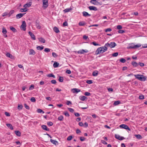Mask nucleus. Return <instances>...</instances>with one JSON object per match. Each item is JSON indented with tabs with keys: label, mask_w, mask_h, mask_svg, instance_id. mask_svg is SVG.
I'll return each mask as SVG.
<instances>
[{
	"label": "nucleus",
	"mask_w": 147,
	"mask_h": 147,
	"mask_svg": "<svg viewBox=\"0 0 147 147\" xmlns=\"http://www.w3.org/2000/svg\"><path fill=\"white\" fill-rule=\"evenodd\" d=\"M107 48L106 47L105 45L103 47H99L96 51V53L98 55L100 53H102L107 50Z\"/></svg>",
	"instance_id": "obj_1"
},
{
	"label": "nucleus",
	"mask_w": 147,
	"mask_h": 147,
	"mask_svg": "<svg viewBox=\"0 0 147 147\" xmlns=\"http://www.w3.org/2000/svg\"><path fill=\"white\" fill-rule=\"evenodd\" d=\"M134 76L136 78L141 81H145L146 80L145 76L143 75L138 74L135 75Z\"/></svg>",
	"instance_id": "obj_2"
},
{
	"label": "nucleus",
	"mask_w": 147,
	"mask_h": 147,
	"mask_svg": "<svg viewBox=\"0 0 147 147\" xmlns=\"http://www.w3.org/2000/svg\"><path fill=\"white\" fill-rule=\"evenodd\" d=\"M105 45L107 47H109L111 48H114L116 46V44L114 42H111L110 43H107Z\"/></svg>",
	"instance_id": "obj_3"
},
{
	"label": "nucleus",
	"mask_w": 147,
	"mask_h": 147,
	"mask_svg": "<svg viewBox=\"0 0 147 147\" xmlns=\"http://www.w3.org/2000/svg\"><path fill=\"white\" fill-rule=\"evenodd\" d=\"M49 0H42V7L44 9H46L48 6Z\"/></svg>",
	"instance_id": "obj_4"
},
{
	"label": "nucleus",
	"mask_w": 147,
	"mask_h": 147,
	"mask_svg": "<svg viewBox=\"0 0 147 147\" xmlns=\"http://www.w3.org/2000/svg\"><path fill=\"white\" fill-rule=\"evenodd\" d=\"M119 127L121 128H122L124 129H127L129 131L130 130V129L129 128V127L127 125L124 124H122L121 125L119 126Z\"/></svg>",
	"instance_id": "obj_5"
},
{
	"label": "nucleus",
	"mask_w": 147,
	"mask_h": 147,
	"mask_svg": "<svg viewBox=\"0 0 147 147\" xmlns=\"http://www.w3.org/2000/svg\"><path fill=\"white\" fill-rule=\"evenodd\" d=\"M26 22L24 21L22 22V25L21 26V28L24 31L26 30Z\"/></svg>",
	"instance_id": "obj_6"
},
{
	"label": "nucleus",
	"mask_w": 147,
	"mask_h": 147,
	"mask_svg": "<svg viewBox=\"0 0 147 147\" xmlns=\"http://www.w3.org/2000/svg\"><path fill=\"white\" fill-rule=\"evenodd\" d=\"M71 91L73 93H77L78 92H80L81 91L79 89L76 88H74L71 89Z\"/></svg>",
	"instance_id": "obj_7"
},
{
	"label": "nucleus",
	"mask_w": 147,
	"mask_h": 147,
	"mask_svg": "<svg viewBox=\"0 0 147 147\" xmlns=\"http://www.w3.org/2000/svg\"><path fill=\"white\" fill-rule=\"evenodd\" d=\"M115 137L116 138L121 140H123L125 139L124 137L120 136L119 135L116 134L115 135Z\"/></svg>",
	"instance_id": "obj_8"
},
{
	"label": "nucleus",
	"mask_w": 147,
	"mask_h": 147,
	"mask_svg": "<svg viewBox=\"0 0 147 147\" xmlns=\"http://www.w3.org/2000/svg\"><path fill=\"white\" fill-rule=\"evenodd\" d=\"M88 52V51L87 50L82 49L78 51V53L80 54H84V53H87Z\"/></svg>",
	"instance_id": "obj_9"
},
{
	"label": "nucleus",
	"mask_w": 147,
	"mask_h": 147,
	"mask_svg": "<svg viewBox=\"0 0 147 147\" xmlns=\"http://www.w3.org/2000/svg\"><path fill=\"white\" fill-rule=\"evenodd\" d=\"M41 127L44 130L47 131H49V129L47 127V126L46 125H42L41 126Z\"/></svg>",
	"instance_id": "obj_10"
},
{
	"label": "nucleus",
	"mask_w": 147,
	"mask_h": 147,
	"mask_svg": "<svg viewBox=\"0 0 147 147\" xmlns=\"http://www.w3.org/2000/svg\"><path fill=\"white\" fill-rule=\"evenodd\" d=\"M25 13H20L16 15V18L17 19H19L23 17Z\"/></svg>",
	"instance_id": "obj_11"
},
{
	"label": "nucleus",
	"mask_w": 147,
	"mask_h": 147,
	"mask_svg": "<svg viewBox=\"0 0 147 147\" xmlns=\"http://www.w3.org/2000/svg\"><path fill=\"white\" fill-rule=\"evenodd\" d=\"M83 15L85 17H89L91 16V15L89 14L86 11H83L82 12Z\"/></svg>",
	"instance_id": "obj_12"
},
{
	"label": "nucleus",
	"mask_w": 147,
	"mask_h": 147,
	"mask_svg": "<svg viewBox=\"0 0 147 147\" xmlns=\"http://www.w3.org/2000/svg\"><path fill=\"white\" fill-rule=\"evenodd\" d=\"M28 34L30 35L32 38L34 40H35L36 39L35 36L31 32H29Z\"/></svg>",
	"instance_id": "obj_13"
},
{
	"label": "nucleus",
	"mask_w": 147,
	"mask_h": 147,
	"mask_svg": "<svg viewBox=\"0 0 147 147\" xmlns=\"http://www.w3.org/2000/svg\"><path fill=\"white\" fill-rule=\"evenodd\" d=\"M88 8L90 10H93L94 11H97V8L94 6H90L88 7Z\"/></svg>",
	"instance_id": "obj_14"
},
{
	"label": "nucleus",
	"mask_w": 147,
	"mask_h": 147,
	"mask_svg": "<svg viewBox=\"0 0 147 147\" xmlns=\"http://www.w3.org/2000/svg\"><path fill=\"white\" fill-rule=\"evenodd\" d=\"M50 142L53 144L55 145H58V142L56 140H54L51 139L50 140Z\"/></svg>",
	"instance_id": "obj_15"
},
{
	"label": "nucleus",
	"mask_w": 147,
	"mask_h": 147,
	"mask_svg": "<svg viewBox=\"0 0 147 147\" xmlns=\"http://www.w3.org/2000/svg\"><path fill=\"white\" fill-rule=\"evenodd\" d=\"M80 99L82 101H84L86 99H87V97L85 96H81L79 97Z\"/></svg>",
	"instance_id": "obj_16"
},
{
	"label": "nucleus",
	"mask_w": 147,
	"mask_h": 147,
	"mask_svg": "<svg viewBox=\"0 0 147 147\" xmlns=\"http://www.w3.org/2000/svg\"><path fill=\"white\" fill-rule=\"evenodd\" d=\"M35 54V52L33 49H30L29 51L30 55H34Z\"/></svg>",
	"instance_id": "obj_17"
},
{
	"label": "nucleus",
	"mask_w": 147,
	"mask_h": 147,
	"mask_svg": "<svg viewBox=\"0 0 147 147\" xmlns=\"http://www.w3.org/2000/svg\"><path fill=\"white\" fill-rule=\"evenodd\" d=\"M31 5L32 4L31 3H26L24 5V7L25 8H26L27 7H29L31 6Z\"/></svg>",
	"instance_id": "obj_18"
},
{
	"label": "nucleus",
	"mask_w": 147,
	"mask_h": 147,
	"mask_svg": "<svg viewBox=\"0 0 147 147\" xmlns=\"http://www.w3.org/2000/svg\"><path fill=\"white\" fill-rule=\"evenodd\" d=\"M53 30L54 32H55L56 33H58L60 32V31L58 28L56 27H55L53 28Z\"/></svg>",
	"instance_id": "obj_19"
},
{
	"label": "nucleus",
	"mask_w": 147,
	"mask_h": 147,
	"mask_svg": "<svg viewBox=\"0 0 147 147\" xmlns=\"http://www.w3.org/2000/svg\"><path fill=\"white\" fill-rule=\"evenodd\" d=\"M98 73V72L97 71H94L92 74V75L94 76H97Z\"/></svg>",
	"instance_id": "obj_20"
},
{
	"label": "nucleus",
	"mask_w": 147,
	"mask_h": 147,
	"mask_svg": "<svg viewBox=\"0 0 147 147\" xmlns=\"http://www.w3.org/2000/svg\"><path fill=\"white\" fill-rule=\"evenodd\" d=\"M6 125L9 128L11 129H13V128L11 124H6Z\"/></svg>",
	"instance_id": "obj_21"
},
{
	"label": "nucleus",
	"mask_w": 147,
	"mask_h": 147,
	"mask_svg": "<svg viewBox=\"0 0 147 147\" xmlns=\"http://www.w3.org/2000/svg\"><path fill=\"white\" fill-rule=\"evenodd\" d=\"M44 48V46H38L36 48L38 50H42Z\"/></svg>",
	"instance_id": "obj_22"
},
{
	"label": "nucleus",
	"mask_w": 147,
	"mask_h": 147,
	"mask_svg": "<svg viewBox=\"0 0 147 147\" xmlns=\"http://www.w3.org/2000/svg\"><path fill=\"white\" fill-rule=\"evenodd\" d=\"M39 41L41 42L45 43V39L42 38H39Z\"/></svg>",
	"instance_id": "obj_23"
},
{
	"label": "nucleus",
	"mask_w": 147,
	"mask_h": 147,
	"mask_svg": "<svg viewBox=\"0 0 147 147\" xmlns=\"http://www.w3.org/2000/svg\"><path fill=\"white\" fill-rule=\"evenodd\" d=\"M15 133L16 135L18 136H21V133L18 131H15Z\"/></svg>",
	"instance_id": "obj_24"
},
{
	"label": "nucleus",
	"mask_w": 147,
	"mask_h": 147,
	"mask_svg": "<svg viewBox=\"0 0 147 147\" xmlns=\"http://www.w3.org/2000/svg\"><path fill=\"white\" fill-rule=\"evenodd\" d=\"M47 76L49 78L52 77L54 78H55V76L53 74H47Z\"/></svg>",
	"instance_id": "obj_25"
},
{
	"label": "nucleus",
	"mask_w": 147,
	"mask_h": 147,
	"mask_svg": "<svg viewBox=\"0 0 147 147\" xmlns=\"http://www.w3.org/2000/svg\"><path fill=\"white\" fill-rule=\"evenodd\" d=\"M131 64L133 66L135 67H137L138 65V63L136 62H132L131 63Z\"/></svg>",
	"instance_id": "obj_26"
},
{
	"label": "nucleus",
	"mask_w": 147,
	"mask_h": 147,
	"mask_svg": "<svg viewBox=\"0 0 147 147\" xmlns=\"http://www.w3.org/2000/svg\"><path fill=\"white\" fill-rule=\"evenodd\" d=\"M10 29L12 30L13 32H17V30L14 27L12 26L10 27Z\"/></svg>",
	"instance_id": "obj_27"
},
{
	"label": "nucleus",
	"mask_w": 147,
	"mask_h": 147,
	"mask_svg": "<svg viewBox=\"0 0 147 147\" xmlns=\"http://www.w3.org/2000/svg\"><path fill=\"white\" fill-rule=\"evenodd\" d=\"M135 136L136 137L137 139H141L142 138V136L140 134H136L135 135Z\"/></svg>",
	"instance_id": "obj_28"
},
{
	"label": "nucleus",
	"mask_w": 147,
	"mask_h": 147,
	"mask_svg": "<svg viewBox=\"0 0 147 147\" xmlns=\"http://www.w3.org/2000/svg\"><path fill=\"white\" fill-rule=\"evenodd\" d=\"M36 27L39 29H40L41 28L40 26L39 23L37 22H36Z\"/></svg>",
	"instance_id": "obj_29"
},
{
	"label": "nucleus",
	"mask_w": 147,
	"mask_h": 147,
	"mask_svg": "<svg viewBox=\"0 0 147 147\" xmlns=\"http://www.w3.org/2000/svg\"><path fill=\"white\" fill-rule=\"evenodd\" d=\"M59 81L60 82H62L63 81V77L59 76L58 79Z\"/></svg>",
	"instance_id": "obj_30"
},
{
	"label": "nucleus",
	"mask_w": 147,
	"mask_h": 147,
	"mask_svg": "<svg viewBox=\"0 0 147 147\" xmlns=\"http://www.w3.org/2000/svg\"><path fill=\"white\" fill-rule=\"evenodd\" d=\"M20 11L22 12H25L27 11V9L26 8H21L20 9Z\"/></svg>",
	"instance_id": "obj_31"
},
{
	"label": "nucleus",
	"mask_w": 147,
	"mask_h": 147,
	"mask_svg": "<svg viewBox=\"0 0 147 147\" xmlns=\"http://www.w3.org/2000/svg\"><path fill=\"white\" fill-rule=\"evenodd\" d=\"M59 63L57 62H55L53 64V66L54 67H57L59 66Z\"/></svg>",
	"instance_id": "obj_32"
},
{
	"label": "nucleus",
	"mask_w": 147,
	"mask_h": 147,
	"mask_svg": "<svg viewBox=\"0 0 147 147\" xmlns=\"http://www.w3.org/2000/svg\"><path fill=\"white\" fill-rule=\"evenodd\" d=\"M71 10V9L70 8H66L63 10V11L65 12H67L70 11Z\"/></svg>",
	"instance_id": "obj_33"
},
{
	"label": "nucleus",
	"mask_w": 147,
	"mask_h": 147,
	"mask_svg": "<svg viewBox=\"0 0 147 147\" xmlns=\"http://www.w3.org/2000/svg\"><path fill=\"white\" fill-rule=\"evenodd\" d=\"M141 45H140V44H137V45H134V47H132L134 48V49H136L137 48H138L140 47H141Z\"/></svg>",
	"instance_id": "obj_34"
},
{
	"label": "nucleus",
	"mask_w": 147,
	"mask_h": 147,
	"mask_svg": "<svg viewBox=\"0 0 147 147\" xmlns=\"http://www.w3.org/2000/svg\"><path fill=\"white\" fill-rule=\"evenodd\" d=\"M2 33L4 34H6L7 33V31L6 28L3 27L2 29Z\"/></svg>",
	"instance_id": "obj_35"
},
{
	"label": "nucleus",
	"mask_w": 147,
	"mask_h": 147,
	"mask_svg": "<svg viewBox=\"0 0 147 147\" xmlns=\"http://www.w3.org/2000/svg\"><path fill=\"white\" fill-rule=\"evenodd\" d=\"M120 103V102L119 100H118L117 101H115L114 102L113 104L115 105H116L118 104H119Z\"/></svg>",
	"instance_id": "obj_36"
},
{
	"label": "nucleus",
	"mask_w": 147,
	"mask_h": 147,
	"mask_svg": "<svg viewBox=\"0 0 147 147\" xmlns=\"http://www.w3.org/2000/svg\"><path fill=\"white\" fill-rule=\"evenodd\" d=\"M14 13V10L11 11L9 13H7V15H8V17H9L11 15L13 14Z\"/></svg>",
	"instance_id": "obj_37"
},
{
	"label": "nucleus",
	"mask_w": 147,
	"mask_h": 147,
	"mask_svg": "<svg viewBox=\"0 0 147 147\" xmlns=\"http://www.w3.org/2000/svg\"><path fill=\"white\" fill-rule=\"evenodd\" d=\"M120 61L122 63H124L126 61V60L125 59L123 58H121L120 60Z\"/></svg>",
	"instance_id": "obj_38"
},
{
	"label": "nucleus",
	"mask_w": 147,
	"mask_h": 147,
	"mask_svg": "<svg viewBox=\"0 0 147 147\" xmlns=\"http://www.w3.org/2000/svg\"><path fill=\"white\" fill-rule=\"evenodd\" d=\"M23 107V106L22 105H18V109L19 110H21Z\"/></svg>",
	"instance_id": "obj_39"
},
{
	"label": "nucleus",
	"mask_w": 147,
	"mask_h": 147,
	"mask_svg": "<svg viewBox=\"0 0 147 147\" xmlns=\"http://www.w3.org/2000/svg\"><path fill=\"white\" fill-rule=\"evenodd\" d=\"M79 25L80 26H84L85 24L84 22H80L79 23Z\"/></svg>",
	"instance_id": "obj_40"
},
{
	"label": "nucleus",
	"mask_w": 147,
	"mask_h": 147,
	"mask_svg": "<svg viewBox=\"0 0 147 147\" xmlns=\"http://www.w3.org/2000/svg\"><path fill=\"white\" fill-rule=\"evenodd\" d=\"M134 45L132 44H131V45L130 46H129L128 47V48L129 49H134V48L132 47H134Z\"/></svg>",
	"instance_id": "obj_41"
},
{
	"label": "nucleus",
	"mask_w": 147,
	"mask_h": 147,
	"mask_svg": "<svg viewBox=\"0 0 147 147\" xmlns=\"http://www.w3.org/2000/svg\"><path fill=\"white\" fill-rule=\"evenodd\" d=\"M63 117L62 115H61L59 117L58 119L59 121H62L63 120Z\"/></svg>",
	"instance_id": "obj_42"
},
{
	"label": "nucleus",
	"mask_w": 147,
	"mask_h": 147,
	"mask_svg": "<svg viewBox=\"0 0 147 147\" xmlns=\"http://www.w3.org/2000/svg\"><path fill=\"white\" fill-rule=\"evenodd\" d=\"M50 50L51 49H50L46 48L45 49L44 51L46 52L47 53L50 52Z\"/></svg>",
	"instance_id": "obj_43"
},
{
	"label": "nucleus",
	"mask_w": 147,
	"mask_h": 147,
	"mask_svg": "<svg viewBox=\"0 0 147 147\" xmlns=\"http://www.w3.org/2000/svg\"><path fill=\"white\" fill-rule=\"evenodd\" d=\"M30 100L32 102H35L36 101V99L34 97H32L31 98Z\"/></svg>",
	"instance_id": "obj_44"
},
{
	"label": "nucleus",
	"mask_w": 147,
	"mask_h": 147,
	"mask_svg": "<svg viewBox=\"0 0 147 147\" xmlns=\"http://www.w3.org/2000/svg\"><path fill=\"white\" fill-rule=\"evenodd\" d=\"M86 82L87 83L89 84H92L93 83L92 81L91 80H87L86 81Z\"/></svg>",
	"instance_id": "obj_45"
},
{
	"label": "nucleus",
	"mask_w": 147,
	"mask_h": 147,
	"mask_svg": "<svg viewBox=\"0 0 147 147\" xmlns=\"http://www.w3.org/2000/svg\"><path fill=\"white\" fill-rule=\"evenodd\" d=\"M138 98L140 99H143L144 98V96L143 95H140L139 96Z\"/></svg>",
	"instance_id": "obj_46"
},
{
	"label": "nucleus",
	"mask_w": 147,
	"mask_h": 147,
	"mask_svg": "<svg viewBox=\"0 0 147 147\" xmlns=\"http://www.w3.org/2000/svg\"><path fill=\"white\" fill-rule=\"evenodd\" d=\"M6 55L7 57H9L10 58H11V57L12 56V55L9 53H7L6 54Z\"/></svg>",
	"instance_id": "obj_47"
},
{
	"label": "nucleus",
	"mask_w": 147,
	"mask_h": 147,
	"mask_svg": "<svg viewBox=\"0 0 147 147\" xmlns=\"http://www.w3.org/2000/svg\"><path fill=\"white\" fill-rule=\"evenodd\" d=\"M84 95H85V96H90L91 95V94H90V93L89 92H86L85 93H84Z\"/></svg>",
	"instance_id": "obj_48"
},
{
	"label": "nucleus",
	"mask_w": 147,
	"mask_h": 147,
	"mask_svg": "<svg viewBox=\"0 0 147 147\" xmlns=\"http://www.w3.org/2000/svg\"><path fill=\"white\" fill-rule=\"evenodd\" d=\"M92 43L93 45L94 46H100V45L97 43L95 42H92Z\"/></svg>",
	"instance_id": "obj_49"
},
{
	"label": "nucleus",
	"mask_w": 147,
	"mask_h": 147,
	"mask_svg": "<svg viewBox=\"0 0 147 147\" xmlns=\"http://www.w3.org/2000/svg\"><path fill=\"white\" fill-rule=\"evenodd\" d=\"M118 55V53L117 52L115 53L112 54V56L114 57H117Z\"/></svg>",
	"instance_id": "obj_50"
},
{
	"label": "nucleus",
	"mask_w": 147,
	"mask_h": 147,
	"mask_svg": "<svg viewBox=\"0 0 147 147\" xmlns=\"http://www.w3.org/2000/svg\"><path fill=\"white\" fill-rule=\"evenodd\" d=\"M112 30L110 28H108L105 30V32H111V31Z\"/></svg>",
	"instance_id": "obj_51"
},
{
	"label": "nucleus",
	"mask_w": 147,
	"mask_h": 147,
	"mask_svg": "<svg viewBox=\"0 0 147 147\" xmlns=\"http://www.w3.org/2000/svg\"><path fill=\"white\" fill-rule=\"evenodd\" d=\"M68 109L71 112L73 113L74 112V109L72 108H68Z\"/></svg>",
	"instance_id": "obj_52"
},
{
	"label": "nucleus",
	"mask_w": 147,
	"mask_h": 147,
	"mask_svg": "<svg viewBox=\"0 0 147 147\" xmlns=\"http://www.w3.org/2000/svg\"><path fill=\"white\" fill-rule=\"evenodd\" d=\"M51 82L52 84H55L57 82L55 80H51Z\"/></svg>",
	"instance_id": "obj_53"
},
{
	"label": "nucleus",
	"mask_w": 147,
	"mask_h": 147,
	"mask_svg": "<svg viewBox=\"0 0 147 147\" xmlns=\"http://www.w3.org/2000/svg\"><path fill=\"white\" fill-rule=\"evenodd\" d=\"M64 114L67 117H68L69 116V115L67 111L65 112L64 113Z\"/></svg>",
	"instance_id": "obj_54"
},
{
	"label": "nucleus",
	"mask_w": 147,
	"mask_h": 147,
	"mask_svg": "<svg viewBox=\"0 0 147 147\" xmlns=\"http://www.w3.org/2000/svg\"><path fill=\"white\" fill-rule=\"evenodd\" d=\"M47 124L49 126H51L53 125V123L49 121L47 122Z\"/></svg>",
	"instance_id": "obj_55"
},
{
	"label": "nucleus",
	"mask_w": 147,
	"mask_h": 147,
	"mask_svg": "<svg viewBox=\"0 0 147 147\" xmlns=\"http://www.w3.org/2000/svg\"><path fill=\"white\" fill-rule=\"evenodd\" d=\"M72 136H68L67 137V140L70 141L72 139Z\"/></svg>",
	"instance_id": "obj_56"
},
{
	"label": "nucleus",
	"mask_w": 147,
	"mask_h": 147,
	"mask_svg": "<svg viewBox=\"0 0 147 147\" xmlns=\"http://www.w3.org/2000/svg\"><path fill=\"white\" fill-rule=\"evenodd\" d=\"M34 88V85L33 84L31 85L29 88V90H32Z\"/></svg>",
	"instance_id": "obj_57"
},
{
	"label": "nucleus",
	"mask_w": 147,
	"mask_h": 147,
	"mask_svg": "<svg viewBox=\"0 0 147 147\" xmlns=\"http://www.w3.org/2000/svg\"><path fill=\"white\" fill-rule=\"evenodd\" d=\"M80 139L81 141H84L85 140V138L83 137H80Z\"/></svg>",
	"instance_id": "obj_58"
},
{
	"label": "nucleus",
	"mask_w": 147,
	"mask_h": 147,
	"mask_svg": "<svg viewBox=\"0 0 147 147\" xmlns=\"http://www.w3.org/2000/svg\"><path fill=\"white\" fill-rule=\"evenodd\" d=\"M101 142L103 144L106 145L107 144V143L104 140H101Z\"/></svg>",
	"instance_id": "obj_59"
},
{
	"label": "nucleus",
	"mask_w": 147,
	"mask_h": 147,
	"mask_svg": "<svg viewBox=\"0 0 147 147\" xmlns=\"http://www.w3.org/2000/svg\"><path fill=\"white\" fill-rule=\"evenodd\" d=\"M125 31L123 30H119L118 31V32L119 33L122 34L125 32Z\"/></svg>",
	"instance_id": "obj_60"
},
{
	"label": "nucleus",
	"mask_w": 147,
	"mask_h": 147,
	"mask_svg": "<svg viewBox=\"0 0 147 147\" xmlns=\"http://www.w3.org/2000/svg\"><path fill=\"white\" fill-rule=\"evenodd\" d=\"M117 28L118 29L120 30L122 28V26L120 25H119L117 26Z\"/></svg>",
	"instance_id": "obj_61"
},
{
	"label": "nucleus",
	"mask_w": 147,
	"mask_h": 147,
	"mask_svg": "<svg viewBox=\"0 0 147 147\" xmlns=\"http://www.w3.org/2000/svg\"><path fill=\"white\" fill-rule=\"evenodd\" d=\"M63 25L64 26H67L68 25V24L66 21L64 22L63 24Z\"/></svg>",
	"instance_id": "obj_62"
},
{
	"label": "nucleus",
	"mask_w": 147,
	"mask_h": 147,
	"mask_svg": "<svg viewBox=\"0 0 147 147\" xmlns=\"http://www.w3.org/2000/svg\"><path fill=\"white\" fill-rule=\"evenodd\" d=\"M52 55L54 57H57V56H58L57 55V54L55 53L54 52H53L52 53Z\"/></svg>",
	"instance_id": "obj_63"
},
{
	"label": "nucleus",
	"mask_w": 147,
	"mask_h": 147,
	"mask_svg": "<svg viewBox=\"0 0 147 147\" xmlns=\"http://www.w3.org/2000/svg\"><path fill=\"white\" fill-rule=\"evenodd\" d=\"M24 107L26 109L28 110L29 109V107L26 104H24Z\"/></svg>",
	"instance_id": "obj_64"
}]
</instances>
